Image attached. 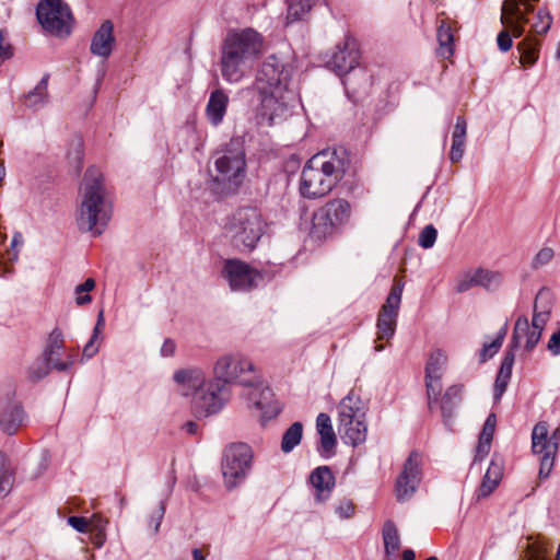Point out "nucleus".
I'll list each match as a JSON object with an SVG mask.
<instances>
[{
    "mask_svg": "<svg viewBox=\"0 0 560 560\" xmlns=\"http://www.w3.org/2000/svg\"><path fill=\"white\" fill-rule=\"evenodd\" d=\"M292 68L277 56H268L257 71L256 79L247 92L258 95V118L268 126L275 125L289 115L296 98L294 90L290 89Z\"/></svg>",
    "mask_w": 560,
    "mask_h": 560,
    "instance_id": "1",
    "label": "nucleus"
},
{
    "mask_svg": "<svg viewBox=\"0 0 560 560\" xmlns=\"http://www.w3.org/2000/svg\"><path fill=\"white\" fill-rule=\"evenodd\" d=\"M213 377L229 384H240L250 387L248 400L261 412V420L276 418L281 411V405L273 399L271 389L262 385L253 362L242 353H225L218 358L213 365Z\"/></svg>",
    "mask_w": 560,
    "mask_h": 560,
    "instance_id": "2",
    "label": "nucleus"
},
{
    "mask_svg": "<svg viewBox=\"0 0 560 560\" xmlns=\"http://www.w3.org/2000/svg\"><path fill=\"white\" fill-rule=\"evenodd\" d=\"M351 160L343 148L327 149L314 154L300 177V194L307 199L328 195L350 168Z\"/></svg>",
    "mask_w": 560,
    "mask_h": 560,
    "instance_id": "3",
    "label": "nucleus"
},
{
    "mask_svg": "<svg viewBox=\"0 0 560 560\" xmlns=\"http://www.w3.org/2000/svg\"><path fill=\"white\" fill-rule=\"evenodd\" d=\"M261 35L253 28L230 32L223 43L221 74L229 83H238L262 52Z\"/></svg>",
    "mask_w": 560,
    "mask_h": 560,
    "instance_id": "4",
    "label": "nucleus"
},
{
    "mask_svg": "<svg viewBox=\"0 0 560 560\" xmlns=\"http://www.w3.org/2000/svg\"><path fill=\"white\" fill-rule=\"evenodd\" d=\"M82 200L77 223L81 231L101 235L112 217V205L106 199L104 176L96 167H89L82 183Z\"/></svg>",
    "mask_w": 560,
    "mask_h": 560,
    "instance_id": "5",
    "label": "nucleus"
},
{
    "mask_svg": "<svg viewBox=\"0 0 560 560\" xmlns=\"http://www.w3.org/2000/svg\"><path fill=\"white\" fill-rule=\"evenodd\" d=\"M267 229V220L258 208L242 207L228 218L225 235L237 250L249 253L256 248Z\"/></svg>",
    "mask_w": 560,
    "mask_h": 560,
    "instance_id": "6",
    "label": "nucleus"
},
{
    "mask_svg": "<svg viewBox=\"0 0 560 560\" xmlns=\"http://www.w3.org/2000/svg\"><path fill=\"white\" fill-rule=\"evenodd\" d=\"M214 180L222 184L226 191L235 190L242 183L246 166L244 140L241 137L232 138L217 152L214 160Z\"/></svg>",
    "mask_w": 560,
    "mask_h": 560,
    "instance_id": "7",
    "label": "nucleus"
},
{
    "mask_svg": "<svg viewBox=\"0 0 560 560\" xmlns=\"http://www.w3.org/2000/svg\"><path fill=\"white\" fill-rule=\"evenodd\" d=\"M351 217V205L346 199H332L317 209L312 217L311 235L317 240L332 235Z\"/></svg>",
    "mask_w": 560,
    "mask_h": 560,
    "instance_id": "8",
    "label": "nucleus"
},
{
    "mask_svg": "<svg viewBox=\"0 0 560 560\" xmlns=\"http://www.w3.org/2000/svg\"><path fill=\"white\" fill-rule=\"evenodd\" d=\"M253 451L245 443L228 446L223 453L222 474L225 487L231 490L242 483L252 469Z\"/></svg>",
    "mask_w": 560,
    "mask_h": 560,
    "instance_id": "9",
    "label": "nucleus"
},
{
    "mask_svg": "<svg viewBox=\"0 0 560 560\" xmlns=\"http://www.w3.org/2000/svg\"><path fill=\"white\" fill-rule=\"evenodd\" d=\"M36 16L42 27L49 34L67 37L71 33L73 16L63 0H42L36 7Z\"/></svg>",
    "mask_w": 560,
    "mask_h": 560,
    "instance_id": "10",
    "label": "nucleus"
},
{
    "mask_svg": "<svg viewBox=\"0 0 560 560\" xmlns=\"http://www.w3.org/2000/svg\"><path fill=\"white\" fill-rule=\"evenodd\" d=\"M560 439L559 430H556L551 436H548V424L538 422L532 432V450L539 456V478H547L555 464V457L558 452Z\"/></svg>",
    "mask_w": 560,
    "mask_h": 560,
    "instance_id": "11",
    "label": "nucleus"
},
{
    "mask_svg": "<svg viewBox=\"0 0 560 560\" xmlns=\"http://www.w3.org/2000/svg\"><path fill=\"white\" fill-rule=\"evenodd\" d=\"M229 399V387L213 377L209 382H206L199 390L195 397L194 407L200 416L207 417L218 413Z\"/></svg>",
    "mask_w": 560,
    "mask_h": 560,
    "instance_id": "12",
    "label": "nucleus"
},
{
    "mask_svg": "<svg viewBox=\"0 0 560 560\" xmlns=\"http://www.w3.org/2000/svg\"><path fill=\"white\" fill-rule=\"evenodd\" d=\"M402 291L404 283L401 281H396L392 287L385 303L380 310L376 327L377 338L381 340H388L395 335Z\"/></svg>",
    "mask_w": 560,
    "mask_h": 560,
    "instance_id": "13",
    "label": "nucleus"
},
{
    "mask_svg": "<svg viewBox=\"0 0 560 560\" xmlns=\"http://www.w3.org/2000/svg\"><path fill=\"white\" fill-rule=\"evenodd\" d=\"M222 277L228 281L232 291L246 292L258 285L262 279L259 271L238 259H228L222 269Z\"/></svg>",
    "mask_w": 560,
    "mask_h": 560,
    "instance_id": "14",
    "label": "nucleus"
},
{
    "mask_svg": "<svg viewBox=\"0 0 560 560\" xmlns=\"http://www.w3.org/2000/svg\"><path fill=\"white\" fill-rule=\"evenodd\" d=\"M421 456L411 452L395 485L396 498L399 502L409 500L421 481Z\"/></svg>",
    "mask_w": 560,
    "mask_h": 560,
    "instance_id": "15",
    "label": "nucleus"
},
{
    "mask_svg": "<svg viewBox=\"0 0 560 560\" xmlns=\"http://www.w3.org/2000/svg\"><path fill=\"white\" fill-rule=\"evenodd\" d=\"M421 456L411 452L395 485L396 498L399 502L409 500L421 481Z\"/></svg>",
    "mask_w": 560,
    "mask_h": 560,
    "instance_id": "16",
    "label": "nucleus"
},
{
    "mask_svg": "<svg viewBox=\"0 0 560 560\" xmlns=\"http://www.w3.org/2000/svg\"><path fill=\"white\" fill-rule=\"evenodd\" d=\"M26 420L27 415L14 393H9L0 398V430L3 433L15 434Z\"/></svg>",
    "mask_w": 560,
    "mask_h": 560,
    "instance_id": "17",
    "label": "nucleus"
},
{
    "mask_svg": "<svg viewBox=\"0 0 560 560\" xmlns=\"http://www.w3.org/2000/svg\"><path fill=\"white\" fill-rule=\"evenodd\" d=\"M359 63V50L357 42L350 36H346L342 43L336 46V50L327 61V67L343 77L355 69Z\"/></svg>",
    "mask_w": 560,
    "mask_h": 560,
    "instance_id": "18",
    "label": "nucleus"
},
{
    "mask_svg": "<svg viewBox=\"0 0 560 560\" xmlns=\"http://www.w3.org/2000/svg\"><path fill=\"white\" fill-rule=\"evenodd\" d=\"M533 4L523 0H504L502 4L501 22L509 27L514 37L524 34L525 25L528 23L526 14L533 11Z\"/></svg>",
    "mask_w": 560,
    "mask_h": 560,
    "instance_id": "19",
    "label": "nucleus"
},
{
    "mask_svg": "<svg viewBox=\"0 0 560 560\" xmlns=\"http://www.w3.org/2000/svg\"><path fill=\"white\" fill-rule=\"evenodd\" d=\"M446 355L441 350L433 351L427 362L425 366V386L428 392V398L431 401L432 397L434 400L438 399L441 390V377L444 365L446 364Z\"/></svg>",
    "mask_w": 560,
    "mask_h": 560,
    "instance_id": "20",
    "label": "nucleus"
},
{
    "mask_svg": "<svg viewBox=\"0 0 560 560\" xmlns=\"http://www.w3.org/2000/svg\"><path fill=\"white\" fill-rule=\"evenodd\" d=\"M173 380L183 396L196 397L206 383V375L200 368L191 366L177 370L173 374Z\"/></svg>",
    "mask_w": 560,
    "mask_h": 560,
    "instance_id": "21",
    "label": "nucleus"
},
{
    "mask_svg": "<svg viewBox=\"0 0 560 560\" xmlns=\"http://www.w3.org/2000/svg\"><path fill=\"white\" fill-rule=\"evenodd\" d=\"M75 362V355L68 353L66 361H50L45 355L37 358L28 368L27 376L32 382H38L49 374L51 370L66 372L72 368Z\"/></svg>",
    "mask_w": 560,
    "mask_h": 560,
    "instance_id": "22",
    "label": "nucleus"
},
{
    "mask_svg": "<svg viewBox=\"0 0 560 560\" xmlns=\"http://www.w3.org/2000/svg\"><path fill=\"white\" fill-rule=\"evenodd\" d=\"M365 406L360 396L353 390L343 397L338 405V422H340V425L365 420Z\"/></svg>",
    "mask_w": 560,
    "mask_h": 560,
    "instance_id": "23",
    "label": "nucleus"
},
{
    "mask_svg": "<svg viewBox=\"0 0 560 560\" xmlns=\"http://www.w3.org/2000/svg\"><path fill=\"white\" fill-rule=\"evenodd\" d=\"M115 42L114 25L112 21L106 20L94 33L91 39L90 51L94 56L107 59L113 52Z\"/></svg>",
    "mask_w": 560,
    "mask_h": 560,
    "instance_id": "24",
    "label": "nucleus"
},
{
    "mask_svg": "<svg viewBox=\"0 0 560 560\" xmlns=\"http://www.w3.org/2000/svg\"><path fill=\"white\" fill-rule=\"evenodd\" d=\"M229 101V95L222 89H217L210 93L206 106V116L212 126L217 127L223 121Z\"/></svg>",
    "mask_w": 560,
    "mask_h": 560,
    "instance_id": "25",
    "label": "nucleus"
},
{
    "mask_svg": "<svg viewBox=\"0 0 560 560\" xmlns=\"http://www.w3.org/2000/svg\"><path fill=\"white\" fill-rule=\"evenodd\" d=\"M503 476L502 459L493 456L491 463L482 478V481L476 492L477 499L489 497L499 486Z\"/></svg>",
    "mask_w": 560,
    "mask_h": 560,
    "instance_id": "26",
    "label": "nucleus"
},
{
    "mask_svg": "<svg viewBox=\"0 0 560 560\" xmlns=\"http://www.w3.org/2000/svg\"><path fill=\"white\" fill-rule=\"evenodd\" d=\"M542 330L535 327H529V322L526 316H520L516 319L513 335H512V347H518L520 340L523 336L526 337L525 348L527 351H532L541 338Z\"/></svg>",
    "mask_w": 560,
    "mask_h": 560,
    "instance_id": "27",
    "label": "nucleus"
},
{
    "mask_svg": "<svg viewBox=\"0 0 560 560\" xmlns=\"http://www.w3.org/2000/svg\"><path fill=\"white\" fill-rule=\"evenodd\" d=\"M310 481L316 490V500H326L335 487V477L327 466H319L310 476Z\"/></svg>",
    "mask_w": 560,
    "mask_h": 560,
    "instance_id": "28",
    "label": "nucleus"
},
{
    "mask_svg": "<svg viewBox=\"0 0 560 560\" xmlns=\"http://www.w3.org/2000/svg\"><path fill=\"white\" fill-rule=\"evenodd\" d=\"M463 385H453L446 389L441 400V411L444 424L450 427L454 418V411L462 401Z\"/></svg>",
    "mask_w": 560,
    "mask_h": 560,
    "instance_id": "29",
    "label": "nucleus"
},
{
    "mask_svg": "<svg viewBox=\"0 0 560 560\" xmlns=\"http://www.w3.org/2000/svg\"><path fill=\"white\" fill-rule=\"evenodd\" d=\"M338 431L347 444L357 446L365 441L368 427L365 420L353 421L348 425H340L338 422Z\"/></svg>",
    "mask_w": 560,
    "mask_h": 560,
    "instance_id": "30",
    "label": "nucleus"
},
{
    "mask_svg": "<svg viewBox=\"0 0 560 560\" xmlns=\"http://www.w3.org/2000/svg\"><path fill=\"white\" fill-rule=\"evenodd\" d=\"M48 81L49 74L46 73L36 86L25 95V105L27 107L38 108L48 102Z\"/></svg>",
    "mask_w": 560,
    "mask_h": 560,
    "instance_id": "31",
    "label": "nucleus"
},
{
    "mask_svg": "<svg viewBox=\"0 0 560 560\" xmlns=\"http://www.w3.org/2000/svg\"><path fill=\"white\" fill-rule=\"evenodd\" d=\"M436 37L439 42V54L443 57L450 58L454 52V35L451 25L442 20L438 26Z\"/></svg>",
    "mask_w": 560,
    "mask_h": 560,
    "instance_id": "32",
    "label": "nucleus"
},
{
    "mask_svg": "<svg viewBox=\"0 0 560 560\" xmlns=\"http://www.w3.org/2000/svg\"><path fill=\"white\" fill-rule=\"evenodd\" d=\"M383 542L385 553L393 556L400 548V538L395 523L390 520L386 521L383 525Z\"/></svg>",
    "mask_w": 560,
    "mask_h": 560,
    "instance_id": "33",
    "label": "nucleus"
},
{
    "mask_svg": "<svg viewBox=\"0 0 560 560\" xmlns=\"http://www.w3.org/2000/svg\"><path fill=\"white\" fill-rule=\"evenodd\" d=\"M314 0H288L285 24L301 21L311 11Z\"/></svg>",
    "mask_w": 560,
    "mask_h": 560,
    "instance_id": "34",
    "label": "nucleus"
},
{
    "mask_svg": "<svg viewBox=\"0 0 560 560\" xmlns=\"http://www.w3.org/2000/svg\"><path fill=\"white\" fill-rule=\"evenodd\" d=\"M65 348V337L60 328L56 327L49 334L46 346L43 351V355L50 359V361H60L55 359V355H60V351Z\"/></svg>",
    "mask_w": 560,
    "mask_h": 560,
    "instance_id": "35",
    "label": "nucleus"
},
{
    "mask_svg": "<svg viewBox=\"0 0 560 560\" xmlns=\"http://www.w3.org/2000/svg\"><path fill=\"white\" fill-rule=\"evenodd\" d=\"M475 282L477 287H482L487 290L497 289L503 280V276L499 271H492L485 268H478L475 271Z\"/></svg>",
    "mask_w": 560,
    "mask_h": 560,
    "instance_id": "36",
    "label": "nucleus"
},
{
    "mask_svg": "<svg viewBox=\"0 0 560 560\" xmlns=\"http://www.w3.org/2000/svg\"><path fill=\"white\" fill-rule=\"evenodd\" d=\"M303 436V424L299 421L293 422L283 433L281 441V450L284 453H290L298 446Z\"/></svg>",
    "mask_w": 560,
    "mask_h": 560,
    "instance_id": "37",
    "label": "nucleus"
},
{
    "mask_svg": "<svg viewBox=\"0 0 560 560\" xmlns=\"http://www.w3.org/2000/svg\"><path fill=\"white\" fill-rule=\"evenodd\" d=\"M521 50V62L527 66H533L539 56L538 43L525 39L518 45Z\"/></svg>",
    "mask_w": 560,
    "mask_h": 560,
    "instance_id": "38",
    "label": "nucleus"
},
{
    "mask_svg": "<svg viewBox=\"0 0 560 560\" xmlns=\"http://www.w3.org/2000/svg\"><path fill=\"white\" fill-rule=\"evenodd\" d=\"M68 162L73 166L75 172H80L83 162V142L81 138H75L70 144V149L67 153Z\"/></svg>",
    "mask_w": 560,
    "mask_h": 560,
    "instance_id": "39",
    "label": "nucleus"
},
{
    "mask_svg": "<svg viewBox=\"0 0 560 560\" xmlns=\"http://www.w3.org/2000/svg\"><path fill=\"white\" fill-rule=\"evenodd\" d=\"M13 483L12 474L8 464V459L3 454H0V497L7 494Z\"/></svg>",
    "mask_w": 560,
    "mask_h": 560,
    "instance_id": "40",
    "label": "nucleus"
},
{
    "mask_svg": "<svg viewBox=\"0 0 560 560\" xmlns=\"http://www.w3.org/2000/svg\"><path fill=\"white\" fill-rule=\"evenodd\" d=\"M95 288V281L92 278H88L83 283L75 288V303L78 305H85L92 301L89 294Z\"/></svg>",
    "mask_w": 560,
    "mask_h": 560,
    "instance_id": "41",
    "label": "nucleus"
},
{
    "mask_svg": "<svg viewBox=\"0 0 560 560\" xmlns=\"http://www.w3.org/2000/svg\"><path fill=\"white\" fill-rule=\"evenodd\" d=\"M552 23L551 15L545 10H538L536 13V22L533 24V31L538 35H545Z\"/></svg>",
    "mask_w": 560,
    "mask_h": 560,
    "instance_id": "42",
    "label": "nucleus"
},
{
    "mask_svg": "<svg viewBox=\"0 0 560 560\" xmlns=\"http://www.w3.org/2000/svg\"><path fill=\"white\" fill-rule=\"evenodd\" d=\"M436 237V229L432 224L425 225L419 235L418 244L422 248L429 249L434 246Z\"/></svg>",
    "mask_w": 560,
    "mask_h": 560,
    "instance_id": "43",
    "label": "nucleus"
},
{
    "mask_svg": "<svg viewBox=\"0 0 560 560\" xmlns=\"http://www.w3.org/2000/svg\"><path fill=\"white\" fill-rule=\"evenodd\" d=\"M337 444L336 434L320 435L318 452L323 457H330Z\"/></svg>",
    "mask_w": 560,
    "mask_h": 560,
    "instance_id": "44",
    "label": "nucleus"
},
{
    "mask_svg": "<svg viewBox=\"0 0 560 560\" xmlns=\"http://www.w3.org/2000/svg\"><path fill=\"white\" fill-rule=\"evenodd\" d=\"M495 424H497V417L494 413H490L483 423V428H482L479 439H481L482 441H486V442H492L493 434L495 431Z\"/></svg>",
    "mask_w": 560,
    "mask_h": 560,
    "instance_id": "45",
    "label": "nucleus"
},
{
    "mask_svg": "<svg viewBox=\"0 0 560 560\" xmlns=\"http://www.w3.org/2000/svg\"><path fill=\"white\" fill-rule=\"evenodd\" d=\"M553 256H555V252L552 248L542 247L533 259V262H532L533 268L537 269V268H540V267L547 265L548 262H550L552 260Z\"/></svg>",
    "mask_w": 560,
    "mask_h": 560,
    "instance_id": "46",
    "label": "nucleus"
},
{
    "mask_svg": "<svg viewBox=\"0 0 560 560\" xmlns=\"http://www.w3.org/2000/svg\"><path fill=\"white\" fill-rule=\"evenodd\" d=\"M316 429L319 435L335 434L330 417L324 412L316 418Z\"/></svg>",
    "mask_w": 560,
    "mask_h": 560,
    "instance_id": "47",
    "label": "nucleus"
},
{
    "mask_svg": "<svg viewBox=\"0 0 560 560\" xmlns=\"http://www.w3.org/2000/svg\"><path fill=\"white\" fill-rule=\"evenodd\" d=\"M518 347H512V342L510 343L509 349L506 350L504 358L502 360V363H501V366L499 370L500 373H503L506 375H512V368H513L514 359H515L514 351Z\"/></svg>",
    "mask_w": 560,
    "mask_h": 560,
    "instance_id": "48",
    "label": "nucleus"
},
{
    "mask_svg": "<svg viewBox=\"0 0 560 560\" xmlns=\"http://www.w3.org/2000/svg\"><path fill=\"white\" fill-rule=\"evenodd\" d=\"M166 505L164 501H161L156 510L152 512L149 520V525L153 526V533L156 534L160 529L162 520L164 517Z\"/></svg>",
    "mask_w": 560,
    "mask_h": 560,
    "instance_id": "49",
    "label": "nucleus"
},
{
    "mask_svg": "<svg viewBox=\"0 0 560 560\" xmlns=\"http://www.w3.org/2000/svg\"><path fill=\"white\" fill-rule=\"evenodd\" d=\"M67 523L79 533H88L90 530V520L84 516H69Z\"/></svg>",
    "mask_w": 560,
    "mask_h": 560,
    "instance_id": "50",
    "label": "nucleus"
},
{
    "mask_svg": "<svg viewBox=\"0 0 560 560\" xmlns=\"http://www.w3.org/2000/svg\"><path fill=\"white\" fill-rule=\"evenodd\" d=\"M335 512L340 518L347 520L353 516L354 505L350 500H341L336 506Z\"/></svg>",
    "mask_w": 560,
    "mask_h": 560,
    "instance_id": "51",
    "label": "nucleus"
},
{
    "mask_svg": "<svg viewBox=\"0 0 560 560\" xmlns=\"http://www.w3.org/2000/svg\"><path fill=\"white\" fill-rule=\"evenodd\" d=\"M472 287H477V282H475V272H466L458 279L456 291L463 293Z\"/></svg>",
    "mask_w": 560,
    "mask_h": 560,
    "instance_id": "52",
    "label": "nucleus"
},
{
    "mask_svg": "<svg viewBox=\"0 0 560 560\" xmlns=\"http://www.w3.org/2000/svg\"><path fill=\"white\" fill-rule=\"evenodd\" d=\"M510 378H511V375H506V374H503V373H498L497 375V378H495V383H494V399L495 400H499L502 395L504 394L506 387H508V384L510 382Z\"/></svg>",
    "mask_w": 560,
    "mask_h": 560,
    "instance_id": "53",
    "label": "nucleus"
},
{
    "mask_svg": "<svg viewBox=\"0 0 560 560\" xmlns=\"http://www.w3.org/2000/svg\"><path fill=\"white\" fill-rule=\"evenodd\" d=\"M467 135V124L463 116L456 118V124L453 130L452 140H459L465 142Z\"/></svg>",
    "mask_w": 560,
    "mask_h": 560,
    "instance_id": "54",
    "label": "nucleus"
},
{
    "mask_svg": "<svg viewBox=\"0 0 560 560\" xmlns=\"http://www.w3.org/2000/svg\"><path fill=\"white\" fill-rule=\"evenodd\" d=\"M502 343L497 339L491 341L490 343H483V347L480 352L481 361L485 362L488 359L492 358L501 348Z\"/></svg>",
    "mask_w": 560,
    "mask_h": 560,
    "instance_id": "55",
    "label": "nucleus"
},
{
    "mask_svg": "<svg viewBox=\"0 0 560 560\" xmlns=\"http://www.w3.org/2000/svg\"><path fill=\"white\" fill-rule=\"evenodd\" d=\"M465 142L459 140H452L450 159L453 163H457L464 155Z\"/></svg>",
    "mask_w": 560,
    "mask_h": 560,
    "instance_id": "56",
    "label": "nucleus"
},
{
    "mask_svg": "<svg viewBox=\"0 0 560 560\" xmlns=\"http://www.w3.org/2000/svg\"><path fill=\"white\" fill-rule=\"evenodd\" d=\"M548 318H549V312H537L535 308L534 315L532 318V326L537 329L544 330Z\"/></svg>",
    "mask_w": 560,
    "mask_h": 560,
    "instance_id": "57",
    "label": "nucleus"
},
{
    "mask_svg": "<svg viewBox=\"0 0 560 560\" xmlns=\"http://www.w3.org/2000/svg\"><path fill=\"white\" fill-rule=\"evenodd\" d=\"M497 43H498L500 50H502V51H508L509 49H511L512 37H511L510 32H508V31L500 32L497 37Z\"/></svg>",
    "mask_w": 560,
    "mask_h": 560,
    "instance_id": "58",
    "label": "nucleus"
},
{
    "mask_svg": "<svg viewBox=\"0 0 560 560\" xmlns=\"http://www.w3.org/2000/svg\"><path fill=\"white\" fill-rule=\"evenodd\" d=\"M547 349L553 354H560V330L553 332L547 343Z\"/></svg>",
    "mask_w": 560,
    "mask_h": 560,
    "instance_id": "59",
    "label": "nucleus"
},
{
    "mask_svg": "<svg viewBox=\"0 0 560 560\" xmlns=\"http://www.w3.org/2000/svg\"><path fill=\"white\" fill-rule=\"evenodd\" d=\"M3 40H4L3 32H2V30H0V65L13 56V50H12L11 45H9V44L3 45Z\"/></svg>",
    "mask_w": 560,
    "mask_h": 560,
    "instance_id": "60",
    "label": "nucleus"
},
{
    "mask_svg": "<svg viewBox=\"0 0 560 560\" xmlns=\"http://www.w3.org/2000/svg\"><path fill=\"white\" fill-rule=\"evenodd\" d=\"M491 442H486L479 439L477 450H476V458L475 459H482L486 457L490 451Z\"/></svg>",
    "mask_w": 560,
    "mask_h": 560,
    "instance_id": "61",
    "label": "nucleus"
},
{
    "mask_svg": "<svg viewBox=\"0 0 560 560\" xmlns=\"http://www.w3.org/2000/svg\"><path fill=\"white\" fill-rule=\"evenodd\" d=\"M176 345L172 339H166L161 347L162 357H172L175 353Z\"/></svg>",
    "mask_w": 560,
    "mask_h": 560,
    "instance_id": "62",
    "label": "nucleus"
},
{
    "mask_svg": "<svg viewBox=\"0 0 560 560\" xmlns=\"http://www.w3.org/2000/svg\"><path fill=\"white\" fill-rule=\"evenodd\" d=\"M90 533L92 534V542L94 544V546L97 548H101L106 540L105 532L100 529V530H94V532H90Z\"/></svg>",
    "mask_w": 560,
    "mask_h": 560,
    "instance_id": "63",
    "label": "nucleus"
},
{
    "mask_svg": "<svg viewBox=\"0 0 560 560\" xmlns=\"http://www.w3.org/2000/svg\"><path fill=\"white\" fill-rule=\"evenodd\" d=\"M95 340L96 339L91 338L90 341L85 345L82 353L84 358L91 359L98 351V347L94 346Z\"/></svg>",
    "mask_w": 560,
    "mask_h": 560,
    "instance_id": "64",
    "label": "nucleus"
}]
</instances>
